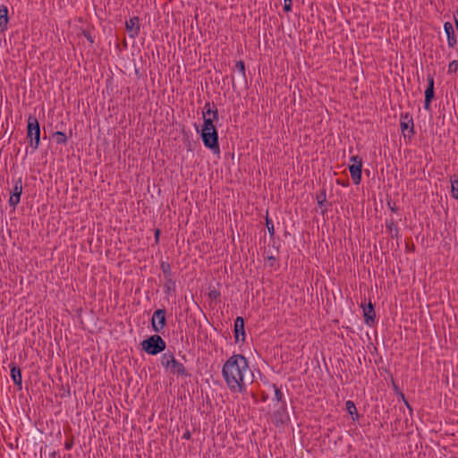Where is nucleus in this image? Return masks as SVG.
I'll return each mask as SVG.
<instances>
[{"label":"nucleus","instance_id":"obj_9","mask_svg":"<svg viewBox=\"0 0 458 458\" xmlns=\"http://www.w3.org/2000/svg\"><path fill=\"white\" fill-rule=\"evenodd\" d=\"M125 30L131 38H135L140 32V19L138 16H133L125 21Z\"/></svg>","mask_w":458,"mask_h":458},{"label":"nucleus","instance_id":"obj_49","mask_svg":"<svg viewBox=\"0 0 458 458\" xmlns=\"http://www.w3.org/2000/svg\"><path fill=\"white\" fill-rule=\"evenodd\" d=\"M337 183L341 184V183H343V181L337 180Z\"/></svg>","mask_w":458,"mask_h":458},{"label":"nucleus","instance_id":"obj_34","mask_svg":"<svg viewBox=\"0 0 458 458\" xmlns=\"http://www.w3.org/2000/svg\"><path fill=\"white\" fill-rule=\"evenodd\" d=\"M386 205L392 212L395 213L399 210V208L396 206L395 202H394L391 199H386Z\"/></svg>","mask_w":458,"mask_h":458},{"label":"nucleus","instance_id":"obj_31","mask_svg":"<svg viewBox=\"0 0 458 458\" xmlns=\"http://www.w3.org/2000/svg\"><path fill=\"white\" fill-rule=\"evenodd\" d=\"M81 34L87 38L91 46L95 43V37L92 36L91 30L85 29L82 30Z\"/></svg>","mask_w":458,"mask_h":458},{"label":"nucleus","instance_id":"obj_16","mask_svg":"<svg viewBox=\"0 0 458 458\" xmlns=\"http://www.w3.org/2000/svg\"><path fill=\"white\" fill-rule=\"evenodd\" d=\"M386 231L390 233L391 238H395L397 241L401 237L399 228L395 225V221L393 217L386 220Z\"/></svg>","mask_w":458,"mask_h":458},{"label":"nucleus","instance_id":"obj_20","mask_svg":"<svg viewBox=\"0 0 458 458\" xmlns=\"http://www.w3.org/2000/svg\"><path fill=\"white\" fill-rule=\"evenodd\" d=\"M345 410L352 416V419L353 420H359L360 414H359V412L357 411L355 403L352 401L348 400L345 403Z\"/></svg>","mask_w":458,"mask_h":458},{"label":"nucleus","instance_id":"obj_33","mask_svg":"<svg viewBox=\"0 0 458 458\" xmlns=\"http://www.w3.org/2000/svg\"><path fill=\"white\" fill-rule=\"evenodd\" d=\"M203 117H210L212 119H219L218 110L212 109L208 113H202Z\"/></svg>","mask_w":458,"mask_h":458},{"label":"nucleus","instance_id":"obj_15","mask_svg":"<svg viewBox=\"0 0 458 458\" xmlns=\"http://www.w3.org/2000/svg\"><path fill=\"white\" fill-rule=\"evenodd\" d=\"M349 171L353 183L355 185L360 184L361 181L362 163L359 165H350Z\"/></svg>","mask_w":458,"mask_h":458},{"label":"nucleus","instance_id":"obj_36","mask_svg":"<svg viewBox=\"0 0 458 458\" xmlns=\"http://www.w3.org/2000/svg\"><path fill=\"white\" fill-rule=\"evenodd\" d=\"M350 161L352 162L351 165H359L360 163H362V159L359 156L351 157Z\"/></svg>","mask_w":458,"mask_h":458},{"label":"nucleus","instance_id":"obj_23","mask_svg":"<svg viewBox=\"0 0 458 458\" xmlns=\"http://www.w3.org/2000/svg\"><path fill=\"white\" fill-rule=\"evenodd\" d=\"M160 269L163 272V275L165 276V279L173 278V273L171 270V266L167 261L162 260L160 262Z\"/></svg>","mask_w":458,"mask_h":458},{"label":"nucleus","instance_id":"obj_26","mask_svg":"<svg viewBox=\"0 0 458 458\" xmlns=\"http://www.w3.org/2000/svg\"><path fill=\"white\" fill-rule=\"evenodd\" d=\"M317 203L319 208L324 207L327 204V190L323 188L317 195H316Z\"/></svg>","mask_w":458,"mask_h":458},{"label":"nucleus","instance_id":"obj_37","mask_svg":"<svg viewBox=\"0 0 458 458\" xmlns=\"http://www.w3.org/2000/svg\"><path fill=\"white\" fill-rule=\"evenodd\" d=\"M431 102H432V100L425 98V100H424V109L425 110L431 111Z\"/></svg>","mask_w":458,"mask_h":458},{"label":"nucleus","instance_id":"obj_3","mask_svg":"<svg viewBox=\"0 0 458 458\" xmlns=\"http://www.w3.org/2000/svg\"><path fill=\"white\" fill-rule=\"evenodd\" d=\"M141 349L149 355H157L166 348L165 340L156 333L140 343Z\"/></svg>","mask_w":458,"mask_h":458},{"label":"nucleus","instance_id":"obj_35","mask_svg":"<svg viewBox=\"0 0 458 458\" xmlns=\"http://www.w3.org/2000/svg\"><path fill=\"white\" fill-rule=\"evenodd\" d=\"M212 109H217L214 102H206L202 113H208Z\"/></svg>","mask_w":458,"mask_h":458},{"label":"nucleus","instance_id":"obj_41","mask_svg":"<svg viewBox=\"0 0 458 458\" xmlns=\"http://www.w3.org/2000/svg\"><path fill=\"white\" fill-rule=\"evenodd\" d=\"M267 261L269 262V266L270 267H274L275 262L276 261V259L275 256H268L267 257Z\"/></svg>","mask_w":458,"mask_h":458},{"label":"nucleus","instance_id":"obj_19","mask_svg":"<svg viewBox=\"0 0 458 458\" xmlns=\"http://www.w3.org/2000/svg\"><path fill=\"white\" fill-rule=\"evenodd\" d=\"M428 86L425 89V98L433 100L435 98V79L434 74H428Z\"/></svg>","mask_w":458,"mask_h":458},{"label":"nucleus","instance_id":"obj_12","mask_svg":"<svg viewBox=\"0 0 458 458\" xmlns=\"http://www.w3.org/2000/svg\"><path fill=\"white\" fill-rule=\"evenodd\" d=\"M169 372L177 377H190L191 375L187 372L184 365L179 362L175 357L171 359V364L168 368Z\"/></svg>","mask_w":458,"mask_h":458},{"label":"nucleus","instance_id":"obj_14","mask_svg":"<svg viewBox=\"0 0 458 458\" xmlns=\"http://www.w3.org/2000/svg\"><path fill=\"white\" fill-rule=\"evenodd\" d=\"M10 375L13 381V384L17 386L18 390L22 388V377L21 369L15 364H10Z\"/></svg>","mask_w":458,"mask_h":458},{"label":"nucleus","instance_id":"obj_46","mask_svg":"<svg viewBox=\"0 0 458 458\" xmlns=\"http://www.w3.org/2000/svg\"><path fill=\"white\" fill-rule=\"evenodd\" d=\"M400 397H401V400H403L404 402L405 399V395L403 392H400Z\"/></svg>","mask_w":458,"mask_h":458},{"label":"nucleus","instance_id":"obj_30","mask_svg":"<svg viewBox=\"0 0 458 458\" xmlns=\"http://www.w3.org/2000/svg\"><path fill=\"white\" fill-rule=\"evenodd\" d=\"M271 386L273 387L274 391H275V398L274 400H276V402L278 403H281L283 404V403H285L284 400H283V393L281 391V389L276 385V384H272Z\"/></svg>","mask_w":458,"mask_h":458},{"label":"nucleus","instance_id":"obj_38","mask_svg":"<svg viewBox=\"0 0 458 458\" xmlns=\"http://www.w3.org/2000/svg\"><path fill=\"white\" fill-rule=\"evenodd\" d=\"M292 5H293V3H284V11L286 12V13H289L292 11Z\"/></svg>","mask_w":458,"mask_h":458},{"label":"nucleus","instance_id":"obj_25","mask_svg":"<svg viewBox=\"0 0 458 458\" xmlns=\"http://www.w3.org/2000/svg\"><path fill=\"white\" fill-rule=\"evenodd\" d=\"M208 297L209 298L210 301L216 302L220 301L221 293L216 287L210 285L208 287Z\"/></svg>","mask_w":458,"mask_h":458},{"label":"nucleus","instance_id":"obj_22","mask_svg":"<svg viewBox=\"0 0 458 458\" xmlns=\"http://www.w3.org/2000/svg\"><path fill=\"white\" fill-rule=\"evenodd\" d=\"M164 284V293L167 295H170L172 292H175L176 288V283L175 280L173 278L165 279Z\"/></svg>","mask_w":458,"mask_h":458},{"label":"nucleus","instance_id":"obj_27","mask_svg":"<svg viewBox=\"0 0 458 458\" xmlns=\"http://www.w3.org/2000/svg\"><path fill=\"white\" fill-rule=\"evenodd\" d=\"M174 357V355L171 352H165L161 356V364L165 369H168L171 364V359Z\"/></svg>","mask_w":458,"mask_h":458},{"label":"nucleus","instance_id":"obj_42","mask_svg":"<svg viewBox=\"0 0 458 458\" xmlns=\"http://www.w3.org/2000/svg\"><path fill=\"white\" fill-rule=\"evenodd\" d=\"M191 434L190 430H188V429H187V430L182 434V439H185V440H189V439L191 438Z\"/></svg>","mask_w":458,"mask_h":458},{"label":"nucleus","instance_id":"obj_13","mask_svg":"<svg viewBox=\"0 0 458 458\" xmlns=\"http://www.w3.org/2000/svg\"><path fill=\"white\" fill-rule=\"evenodd\" d=\"M444 31L447 38V46L450 48H454L457 45V37L454 30V26L450 21L444 23Z\"/></svg>","mask_w":458,"mask_h":458},{"label":"nucleus","instance_id":"obj_28","mask_svg":"<svg viewBox=\"0 0 458 458\" xmlns=\"http://www.w3.org/2000/svg\"><path fill=\"white\" fill-rule=\"evenodd\" d=\"M451 194L454 199L458 200V178L451 179Z\"/></svg>","mask_w":458,"mask_h":458},{"label":"nucleus","instance_id":"obj_17","mask_svg":"<svg viewBox=\"0 0 458 458\" xmlns=\"http://www.w3.org/2000/svg\"><path fill=\"white\" fill-rule=\"evenodd\" d=\"M8 23V8L4 4H0V32H4L7 30Z\"/></svg>","mask_w":458,"mask_h":458},{"label":"nucleus","instance_id":"obj_45","mask_svg":"<svg viewBox=\"0 0 458 458\" xmlns=\"http://www.w3.org/2000/svg\"><path fill=\"white\" fill-rule=\"evenodd\" d=\"M404 403H405L406 407H407L410 411H412V409H411V405H410V403H408V401H407V400H404Z\"/></svg>","mask_w":458,"mask_h":458},{"label":"nucleus","instance_id":"obj_4","mask_svg":"<svg viewBox=\"0 0 458 458\" xmlns=\"http://www.w3.org/2000/svg\"><path fill=\"white\" fill-rule=\"evenodd\" d=\"M197 131L199 132L201 140L205 148L210 149L213 154L219 155L220 154V146H219V137L217 130L211 131H199L196 128Z\"/></svg>","mask_w":458,"mask_h":458},{"label":"nucleus","instance_id":"obj_43","mask_svg":"<svg viewBox=\"0 0 458 458\" xmlns=\"http://www.w3.org/2000/svg\"><path fill=\"white\" fill-rule=\"evenodd\" d=\"M232 88L233 90H235L236 89V85H235V81H234V77L232 75Z\"/></svg>","mask_w":458,"mask_h":458},{"label":"nucleus","instance_id":"obj_11","mask_svg":"<svg viewBox=\"0 0 458 458\" xmlns=\"http://www.w3.org/2000/svg\"><path fill=\"white\" fill-rule=\"evenodd\" d=\"M233 333L235 343L245 342L246 333L244 329V318L242 317H237L233 324Z\"/></svg>","mask_w":458,"mask_h":458},{"label":"nucleus","instance_id":"obj_40","mask_svg":"<svg viewBox=\"0 0 458 458\" xmlns=\"http://www.w3.org/2000/svg\"><path fill=\"white\" fill-rule=\"evenodd\" d=\"M160 233H161V231L160 229H156L155 230V233H154V236H155V242L157 244L159 242V236H160Z\"/></svg>","mask_w":458,"mask_h":458},{"label":"nucleus","instance_id":"obj_44","mask_svg":"<svg viewBox=\"0 0 458 458\" xmlns=\"http://www.w3.org/2000/svg\"><path fill=\"white\" fill-rule=\"evenodd\" d=\"M414 248H415V247H414V245H413V244L411 245V247H409V245H408V244H406V250H407V251L413 250H414Z\"/></svg>","mask_w":458,"mask_h":458},{"label":"nucleus","instance_id":"obj_7","mask_svg":"<svg viewBox=\"0 0 458 458\" xmlns=\"http://www.w3.org/2000/svg\"><path fill=\"white\" fill-rule=\"evenodd\" d=\"M22 179L21 177H19L13 184V190L10 191V198H9V205L12 206L13 208L17 207V205L21 201V196L22 194Z\"/></svg>","mask_w":458,"mask_h":458},{"label":"nucleus","instance_id":"obj_32","mask_svg":"<svg viewBox=\"0 0 458 458\" xmlns=\"http://www.w3.org/2000/svg\"><path fill=\"white\" fill-rule=\"evenodd\" d=\"M458 71V60H454L449 63L448 64V71L447 72L449 74H454Z\"/></svg>","mask_w":458,"mask_h":458},{"label":"nucleus","instance_id":"obj_5","mask_svg":"<svg viewBox=\"0 0 458 458\" xmlns=\"http://www.w3.org/2000/svg\"><path fill=\"white\" fill-rule=\"evenodd\" d=\"M400 128L404 138L411 140L414 133V123L412 115L409 113H402L400 117Z\"/></svg>","mask_w":458,"mask_h":458},{"label":"nucleus","instance_id":"obj_24","mask_svg":"<svg viewBox=\"0 0 458 458\" xmlns=\"http://www.w3.org/2000/svg\"><path fill=\"white\" fill-rule=\"evenodd\" d=\"M53 138L55 139L56 144L59 145H66L68 141L67 135L63 131H55L53 133Z\"/></svg>","mask_w":458,"mask_h":458},{"label":"nucleus","instance_id":"obj_10","mask_svg":"<svg viewBox=\"0 0 458 458\" xmlns=\"http://www.w3.org/2000/svg\"><path fill=\"white\" fill-rule=\"evenodd\" d=\"M360 307L363 311L364 323L369 327H372L376 322V311L374 305L369 301L368 304L361 303Z\"/></svg>","mask_w":458,"mask_h":458},{"label":"nucleus","instance_id":"obj_1","mask_svg":"<svg viewBox=\"0 0 458 458\" xmlns=\"http://www.w3.org/2000/svg\"><path fill=\"white\" fill-rule=\"evenodd\" d=\"M222 376L233 393H246L247 384L253 381V373L247 358L242 354H233L223 365Z\"/></svg>","mask_w":458,"mask_h":458},{"label":"nucleus","instance_id":"obj_47","mask_svg":"<svg viewBox=\"0 0 458 458\" xmlns=\"http://www.w3.org/2000/svg\"><path fill=\"white\" fill-rule=\"evenodd\" d=\"M55 455H56V452H55V451H54L53 453H51V454H50V456H51L52 458H55Z\"/></svg>","mask_w":458,"mask_h":458},{"label":"nucleus","instance_id":"obj_8","mask_svg":"<svg viewBox=\"0 0 458 458\" xmlns=\"http://www.w3.org/2000/svg\"><path fill=\"white\" fill-rule=\"evenodd\" d=\"M273 420H275V424L276 426H284L289 422L290 418L287 412L285 403H283V404H281V406L274 411Z\"/></svg>","mask_w":458,"mask_h":458},{"label":"nucleus","instance_id":"obj_29","mask_svg":"<svg viewBox=\"0 0 458 458\" xmlns=\"http://www.w3.org/2000/svg\"><path fill=\"white\" fill-rule=\"evenodd\" d=\"M266 225L267 227V232L269 233L270 238H274V236H275V226H274V224H273L272 220L268 216V212L267 211V216H266Z\"/></svg>","mask_w":458,"mask_h":458},{"label":"nucleus","instance_id":"obj_50","mask_svg":"<svg viewBox=\"0 0 458 458\" xmlns=\"http://www.w3.org/2000/svg\"><path fill=\"white\" fill-rule=\"evenodd\" d=\"M337 183L341 184V183H343V181L337 180Z\"/></svg>","mask_w":458,"mask_h":458},{"label":"nucleus","instance_id":"obj_21","mask_svg":"<svg viewBox=\"0 0 458 458\" xmlns=\"http://www.w3.org/2000/svg\"><path fill=\"white\" fill-rule=\"evenodd\" d=\"M219 119H212L210 117H203V124L201 131H211L217 130L215 122H217Z\"/></svg>","mask_w":458,"mask_h":458},{"label":"nucleus","instance_id":"obj_39","mask_svg":"<svg viewBox=\"0 0 458 458\" xmlns=\"http://www.w3.org/2000/svg\"><path fill=\"white\" fill-rule=\"evenodd\" d=\"M73 446V440H66L64 443V447L66 450H71Z\"/></svg>","mask_w":458,"mask_h":458},{"label":"nucleus","instance_id":"obj_6","mask_svg":"<svg viewBox=\"0 0 458 458\" xmlns=\"http://www.w3.org/2000/svg\"><path fill=\"white\" fill-rule=\"evenodd\" d=\"M166 325V310L157 309L154 311L151 318V327L155 333H160Z\"/></svg>","mask_w":458,"mask_h":458},{"label":"nucleus","instance_id":"obj_2","mask_svg":"<svg viewBox=\"0 0 458 458\" xmlns=\"http://www.w3.org/2000/svg\"><path fill=\"white\" fill-rule=\"evenodd\" d=\"M40 123L38 118L30 114L27 118V135L26 139L29 140L30 146L35 151L40 145Z\"/></svg>","mask_w":458,"mask_h":458},{"label":"nucleus","instance_id":"obj_18","mask_svg":"<svg viewBox=\"0 0 458 458\" xmlns=\"http://www.w3.org/2000/svg\"><path fill=\"white\" fill-rule=\"evenodd\" d=\"M235 69L238 72L237 80L240 84L246 85L247 84V76H246V69L245 64L242 60H239L235 64Z\"/></svg>","mask_w":458,"mask_h":458},{"label":"nucleus","instance_id":"obj_48","mask_svg":"<svg viewBox=\"0 0 458 458\" xmlns=\"http://www.w3.org/2000/svg\"><path fill=\"white\" fill-rule=\"evenodd\" d=\"M284 3H292V0H284Z\"/></svg>","mask_w":458,"mask_h":458}]
</instances>
